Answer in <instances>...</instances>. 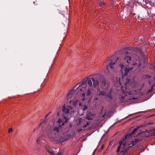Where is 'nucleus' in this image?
<instances>
[{
    "label": "nucleus",
    "mask_w": 155,
    "mask_h": 155,
    "mask_svg": "<svg viewBox=\"0 0 155 155\" xmlns=\"http://www.w3.org/2000/svg\"><path fill=\"white\" fill-rule=\"evenodd\" d=\"M78 100L76 97L74 98H73L72 99L70 100L69 103L70 104H71V103L72 102L73 106H75L77 104L78 102Z\"/></svg>",
    "instance_id": "nucleus-8"
},
{
    "label": "nucleus",
    "mask_w": 155,
    "mask_h": 155,
    "mask_svg": "<svg viewBox=\"0 0 155 155\" xmlns=\"http://www.w3.org/2000/svg\"><path fill=\"white\" fill-rule=\"evenodd\" d=\"M87 108L88 107L87 105L85 104L83 105V110H86L87 109Z\"/></svg>",
    "instance_id": "nucleus-15"
},
{
    "label": "nucleus",
    "mask_w": 155,
    "mask_h": 155,
    "mask_svg": "<svg viewBox=\"0 0 155 155\" xmlns=\"http://www.w3.org/2000/svg\"><path fill=\"white\" fill-rule=\"evenodd\" d=\"M82 96L83 97L82 98V101H84L85 100V93H84L82 94Z\"/></svg>",
    "instance_id": "nucleus-18"
},
{
    "label": "nucleus",
    "mask_w": 155,
    "mask_h": 155,
    "mask_svg": "<svg viewBox=\"0 0 155 155\" xmlns=\"http://www.w3.org/2000/svg\"><path fill=\"white\" fill-rule=\"evenodd\" d=\"M139 128V127H138L137 128H135L134 129L133 131L132 132V133L131 135L134 134L135 132H136Z\"/></svg>",
    "instance_id": "nucleus-17"
},
{
    "label": "nucleus",
    "mask_w": 155,
    "mask_h": 155,
    "mask_svg": "<svg viewBox=\"0 0 155 155\" xmlns=\"http://www.w3.org/2000/svg\"><path fill=\"white\" fill-rule=\"evenodd\" d=\"M103 148V145L100 148V149L102 150Z\"/></svg>",
    "instance_id": "nucleus-26"
},
{
    "label": "nucleus",
    "mask_w": 155,
    "mask_h": 155,
    "mask_svg": "<svg viewBox=\"0 0 155 155\" xmlns=\"http://www.w3.org/2000/svg\"><path fill=\"white\" fill-rule=\"evenodd\" d=\"M91 93L92 92L91 91V90L90 89H88L87 91V95L88 96L90 95H91Z\"/></svg>",
    "instance_id": "nucleus-13"
},
{
    "label": "nucleus",
    "mask_w": 155,
    "mask_h": 155,
    "mask_svg": "<svg viewBox=\"0 0 155 155\" xmlns=\"http://www.w3.org/2000/svg\"><path fill=\"white\" fill-rule=\"evenodd\" d=\"M45 149L51 155H54L53 153V150L52 149L49 147L47 145H46V146H45Z\"/></svg>",
    "instance_id": "nucleus-9"
},
{
    "label": "nucleus",
    "mask_w": 155,
    "mask_h": 155,
    "mask_svg": "<svg viewBox=\"0 0 155 155\" xmlns=\"http://www.w3.org/2000/svg\"><path fill=\"white\" fill-rule=\"evenodd\" d=\"M13 131V129L12 128H10L8 129V133L10 134L11 132H12Z\"/></svg>",
    "instance_id": "nucleus-20"
},
{
    "label": "nucleus",
    "mask_w": 155,
    "mask_h": 155,
    "mask_svg": "<svg viewBox=\"0 0 155 155\" xmlns=\"http://www.w3.org/2000/svg\"><path fill=\"white\" fill-rule=\"evenodd\" d=\"M87 80V79H85L84 81L75 84L67 93L65 99L71 100L75 97V91L78 87H79L81 92H84L85 91L87 86L86 83Z\"/></svg>",
    "instance_id": "nucleus-3"
},
{
    "label": "nucleus",
    "mask_w": 155,
    "mask_h": 155,
    "mask_svg": "<svg viewBox=\"0 0 155 155\" xmlns=\"http://www.w3.org/2000/svg\"><path fill=\"white\" fill-rule=\"evenodd\" d=\"M94 80V78H90L87 81L88 84L90 87H91L92 86V81Z\"/></svg>",
    "instance_id": "nucleus-11"
},
{
    "label": "nucleus",
    "mask_w": 155,
    "mask_h": 155,
    "mask_svg": "<svg viewBox=\"0 0 155 155\" xmlns=\"http://www.w3.org/2000/svg\"><path fill=\"white\" fill-rule=\"evenodd\" d=\"M63 153L61 152H59L58 153V155H62Z\"/></svg>",
    "instance_id": "nucleus-25"
},
{
    "label": "nucleus",
    "mask_w": 155,
    "mask_h": 155,
    "mask_svg": "<svg viewBox=\"0 0 155 155\" xmlns=\"http://www.w3.org/2000/svg\"><path fill=\"white\" fill-rule=\"evenodd\" d=\"M152 136H155V129L154 130L153 132L152 133Z\"/></svg>",
    "instance_id": "nucleus-22"
},
{
    "label": "nucleus",
    "mask_w": 155,
    "mask_h": 155,
    "mask_svg": "<svg viewBox=\"0 0 155 155\" xmlns=\"http://www.w3.org/2000/svg\"><path fill=\"white\" fill-rule=\"evenodd\" d=\"M124 59L127 63L131 64L134 67L140 65L138 57L132 53H127L124 55Z\"/></svg>",
    "instance_id": "nucleus-4"
},
{
    "label": "nucleus",
    "mask_w": 155,
    "mask_h": 155,
    "mask_svg": "<svg viewBox=\"0 0 155 155\" xmlns=\"http://www.w3.org/2000/svg\"><path fill=\"white\" fill-rule=\"evenodd\" d=\"M79 106H81V103H80V104H79Z\"/></svg>",
    "instance_id": "nucleus-29"
},
{
    "label": "nucleus",
    "mask_w": 155,
    "mask_h": 155,
    "mask_svg": "<svg viewBox=\"0 0 155 155\" xmlns=\"http://www.w3.org/2000/svg\"><path fill=\"white\" fill-rule=\"evenodd\" d=\"M47 121V120H45L44 121H43L40 124V125L41 124H42L45 123H46Z\"/></svg>",
    "instance_id": "nucleus-24"
},
{
    "label": "nucleus",
    "mask_w": 155,
    "mask_h": 155,
    "mask_svg": "<svg viewBox=\"0 0 155 155\" xmlns=\"http://www.w3.org/2000/svg\"><path fill=\"white\" fill-rule=\"evenodd\" d=\"M104 93L103 92L100 91L99 93V95H104Z\"/></svg>",
    "instance_id": "nucleus-19"
},
{
    "label": "nucleus",
    "mask_w": 155,
    "mask_h": 155,
    "mask_svg": "<svg viewBox=\"0 0 155 155\" xmlns=\"http://www.w3.org/2000/svg\"><path fill=\"white\" fill-rule=\"evenodd\" d=\"M41 140L40 139H37L36 141V142L38 144H39L41 142Z\"/></svg>",
    "instance_id": "nucleus-21"
},
{
    "label": "nucleus",
    "mask_w": 155,
    "mask_h": 155,
    "mask_svg": "<svg viewBox=\"0 0 155 155\" xmlns=\"http://www.w3.org/2000/svg\"><path fill=\"white\" fill-rule=\"evenodd\" d=\"M121 61V58L119 57L112 56L108 58L106 61V69L107 72L109 74H112L119 64L122 74L124 76L127 75L130 71L133 69V68H129L127 66H124L122 64H120Z\"/></svg>",
    "instance_id": "nucleus-1"
},
{
    "label": "nucleus",
    "mask_w": 155,
    "mask_h": 155,
    "mask_svg": "<svg viewBox=\"0 0 155 155\" xmlns=\"http://www.w3.org/2000/svg\"><path fill=\"white\" fill-rule=\"evenodd\" d=\"M125 91L123 90L122 93L123 94L127 93L129 95L136 94L137 92L139 91V90H135L137 84L135 82H132L131 81L127 79V82L125 83Z\"/></svg>",
    "instance_id": "nucleus-5"
},
{
    "label": "nucleus",
    "mask_w": 155,
    "mask_h": 155,
    "mask_svg": "<svg viewBox=\"0 0 155 155\" xmlns=\"http://www.w3.org/2000/svg\"><path fill=\"white\" fill-rule=\"evenodd\" d=\"M96 149H95L94 150V152H93V154H94V153H95V152L96 151Z\"/></svg>",
    "instance_id": "nucleus-27"
},
{
    "label": "nucleus",
    "mask_w": 155,
    "mask_h": 155,
    "mask_svg": "<svg viewBox=\"0 0 155 155\" xmlns=\"http://www.w3.org/2000/svg\"><path fill=\"white\" fill-rule=\"evenodd\" d=\"M99 4L100 6H102L105 5V3L104 2H100L99 3Z\"/></svg>",
    "instance_id": "nucleus-16"
},
{
    "label": "nucleus",
    "mask_w": 155,
    "mask_h": 155,
    "mask_svg": "<svg viewBox=\"0 0 155 155\" xmlns=\"http://www.w3.org/2000/svg\"><path fill=\"white\" fill-rule=\"evenodd\" d=\"M95 99H96V100H97V98H95Z\"/></svg>",
    "instance_id": "nucleus-30"
},
{
    "label": "nucleus",
    "mask_w": 155,
    "mask_h": 155,
    "mask_svg": "<svg viewBox=\"0 0 155 155\" xmlns=\"http://www.w3.org/2000/svg\"><path fill=\"white\" fill-rule=\"evenodd\" d=\"M65 120L64 121L62 119H58L57 122L59 125L54 127L51 131H48L46 136L51 141H56L60 139L62 133V126L66 123Z\"/></svg>",
    "instance_id": "nucleus-2"
},
{
    "label": "nucleus",
    "mask_w": 155,
    "mask_h": 155,
    "mask_svg": "<svg viewBox=\"0 0 155 155\" xmlns=\"http://www.w3.org/2000/svg\"><path fill=\"white\" fill-rule=\"evenodd\" d=\"M138 141L137 140H135L134 141H133L132 142V143H130L129 144V146H133V145L134 144L137 142Z\"/></svg>",
    "instance_id": "nucleus-14"
},
{
    "label": "nucleus",
    "mask_w": 155,
    "mask_h": 155,
    "mask_svg": "<svg viewBox=\"0 0 155 155\" xmlns=\"http://www.w3.org/2000/svg\"><path fill=\"white\" fill-rule=\"evenodd\" d=\"M49 114H47V115H46V116L45 117V118H46V117H48V115H49Z\"/></svg>",
    "instance_id": "nucleus-28"
},
{
    "label": "nucleus",
    "mask_w": 155,
    "mask_h": 155,
    "mask_svg": "<svg viewBox=\"0 0 155 155\" xmlns=\"http://www.w3.org/2000/svg\"><path fill=\"white\" fill-rule=\"evenodd\" d=\"M127 136L128 135L125 136V137L120 142V146H118L117 150V152H119L120 151V148L122 152H124L127 150V144L124 142V141L126 140Z\"/></svg>",
    "instance_id": "nucleus-7"
},
{
    "label": "nucleus",
    "mask_w": 155,
    "mask_h": 155,
    "mask_svg": "<svg viewBox=\"0 0 155 155\" xmlns=\"http://www.w3.org/2000/svg\"><path fill=\"white\" fill-rule=\"evenodd\" d=\"M93 87H95L98 85L99 83V81L97 80L94 78V80H93Z\"/></svg>",
    "instance_id": "nucleus-10"
},
{
    "label": "nucleus",
    "mask_w": 155,
    "mask_h": 155,
    "mask_svg": "<svg viewBox=\"0 0 155 155\" xmlns=\"http://www.w3.org/2000/svg\"><path fill=\"white\" fill-rule=\"evenodd\" d=\"M74 112V110L71 106H65V105L63 106L62 107V116L66 120V122L68 121V119L69 116L73 114Z\"/></svg>",
    "instance_id": "nucleus-6"
},
{
    "label": "nucleus",
    "mask_w": 155,
    "mask_h": 155,
    "mask_svg": "<svg viewBox=\"0 0 155 155\" xmlns=\"http://www.w3.org/2000/svg\"><path fill=\"white\" fill-rule=\"evenodd\" d=\"M82 119L80 118H79V124H80L82 122Z\"/></svg>",
    "instance_id": "nucleus-23"
},
{
    "label": "nucleus",
    "mask_w": 155,
    "mask_h": 155,
    "mask_svg": "<svg viewBox=\"0 0 155 155\" xmlns=\"http://www.w3.org/2000/svg\"><path fill=\"white\" fill-rule=\"evenodd\" d=\"M93 116L91 113H89L87 114L86 116V119L88 120H92Z\"/></svg>",
    "instance_id": "nucleus-12"
}]
</instances>
